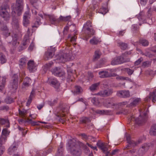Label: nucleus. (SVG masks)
Listing matches in <instances>:
<instances>
[{"label": "nucleus", "mask_w": 156, "mask_h": 156, "mask_svg": "<svg viewBox=\"0 0 156 156\" xmlns=\"http://www.w3.org/2000/svg\"><path fill=\"white\" fill-rule=\"evenodd\" d=\"M83 31L86 36L90 37L92 35L94 34L95 31L92 28L91 23L90 21H88L83 27Z\"/></svg>", "instance_id": "f257e3e1"}, {"label": "nucleus", "mask_w": 156, "mask_h": 156, "mask_svg": "<svg viewBox=\"0 0 156 156\" xmlns=\"http://www.w3.org/2000/svg\"><path fill=\"white\" fill-rule=\"evenodd\" d=\"M18 76L14 74L12 78V80L10 82L9 88L12 92H15L18 88Z\"/></svg>", "instance_id": "f03ea898"}, {"label": "nucleus", "mask_w": 156, "mask_h": 156, "mask_svg": "<svg viewBox=\"0 0 156 156\" xmlns=\"http://www.w3.org/2000/svg\"><path fill=\"white\" fill-rule=\"evenodd\" d=\"M16 5L15 7L13 8L12 11V15L14 13H17L19 16L21 13V11L23 8V0H16Z\"/></svg>", "instance_id": "7ed1b4c3"}, {"label": "nucleus", "mask_w": 156, "mask_h": 156, "mask_svg": "<svg viewBox=\"0 0 156 156\" xmlns=\"http://www.w3.org/2000/svg\"><path fill=\"white\" fill-rule=\"evenodd\" d=\"M69 146L71 147V153L74 156H80L82 151L79 145L75 143L70 144Z\"/></svg>", "instance_id": "20e7f679"}, {"label": "nucleus", "mask_w": 156, "mask_h": 156, "mask_svg": "<svg viewBox=\"0 0 156 156\" xmlns=\"http://www.w3.org/2000/svg\"><path fill=\"white\" fill-rule=\"evenodd\" d=\"M126 137L128 144L124 148L125 150L128 149L136 145L139 143V142L135 141L131 139L130 136L127 133L126 134Z\"/></svg>", "instance_id": "39448f33"}, {"label": "nucleus", "mask_w": 156, "mask_h": 156, "mask_svg": "<svg viewBox=\"0 0 156 156\" xmlns=\"http://www.w3.org/2000/svg\"><path fill=\"white\" fill-rule=\"evenodd\" d=\"M129 119L130 121L135 120V122L136 124L138 125H141L145 123L146 121L147 117L145 114L144 115L142 116L141 115H140L136 119H135L134 117L133 116H132L129 118Z\"/></svg>", "instance_id": "423d86ee"}, {"label": "nucleus", "mask_w": 156, "mask_h": 156, "mask_svg": "<svg viewBox=\"0 0 156 156\" xmlns=\"http://www.w3.org/2000/svg\"><path fill=\"white\" fill-rule=\"evenodd\" d=\"M97 145L102 151L104 154L103 156H108V153L109 151H108V146L105 143H103L100 142H98L97 143Z\"/></svg>", "instance_id": "0eeeda50"}, {"label": "nucleus", "mask_w": 156, "mask_h": 156, "mask_svg": "<svg viewBox=\"0 0 156 156\" xmlns=\"http://www.w3.org/2000/svg\"><path fill=\"white\" fill-rule=\"evenodd\" d=\"M71 53V51L68 53H65L60 56H59L57 60L60 62L64 63L65 62L68 61L70 59V55Z\"/></svg>", "instance_id": "6e6552de"}, {"label": "nucleus", "mask_w": 156, "mask_h": 156, "mask_svg": "<svg viewBox=\"0 0 156 156\" xmlns=\"http://www.w3.org/2000/svg\"><path fill=\"white\" fill-rule=\"evenodd\" d=\"M57 116L59 117H64L67 111V109L63 105H60L57 109Z\"/></svg>", "instance_id": "1a4fd4ad"}, {"label": "nucleus", "mask_w": 156, "mask_h": 156, "mask_svg": "<svg viewBox=\"0 0 156 156\" xmlns=\"http://www.w3.org/2000/svg\"><path fill=\"white\" fill-rule=\"evenodd\" d=\"M99 77L101 78H105L108 77L116 76V74L115 73H108L107 71H103L99 73Z\"/></svg>", "instance_id": "9d476101"}, {"label": "nucleus", "mask_w": 156, "mask_h": 156, "mask_svg": "<svg viewBox=\"0 0 156 156\" xmlns=\"http://www.w3.org/2000/svg\"><path fill=\"white\" fill-rule=\"evenodd\" d=\"M113 92L112 90L109 89L101 91L96 94L102 97H107L111 95Z\"/></svg>", "instance_id": "9b49d317"}, {"label": "nucleus", "mask_w": 156, "mask_h": 156, "mask_svg": "<svg viewBox=\"0 0 156 156\" xmlns=\"http://www.w3.org/2000/svg\"><path fill=\"white\" fill-rule=\"evenodd\" d=\"M30 15L29 11H27L24 13L23 16V25L27 27L30 23L28 19L30 18Z\"/></svg>", "instance_id": "f8f14e48"}, {"label": "nucleus", "mask_w": 156, "mask_h": 156, "mask_svg": "<svg viewBox=\"0 0 156 156\" xmlns=\"http://www.w3.org/2000/svg\"><path fill=\"white\" fill-rule=\"evenodd\" d=\"M150 145L149 144H145L142 145L141 148H140L139 151V155H142L145 153L149 148Z\"/></svg>", "instance_id": "ddd939ff"}, {"label": "nucleus", "mask_w": 156, "mask_h": 156, "mask_svg": "<svg viewBox=\"0 0 156 156\" xmlns=\"http://www.w3.org/2000/svg\"><path fill=\"white\" fill-rule=\"evenodd\" d=\"M49 83L55 88L58 89L60 86V84L57 80L55 78H50L48 79Z\"/></svg>", "instance_id": "4468645a"}, {"label": "nucleus", "mask_w": 156, "mask_h": 156, "mask_svg": "<svg viewBox=\"0 0 156 156\" xmlns=\"http://www.w3.org/2000/svg\"><path fill=\"white\" fill-rule=\"evenodd\" d=\"M117 95L121 98H126L129 96V93L128 91L120 90L117 92Z\"/></svg>", "instance_id": "2eb2a0df"}, {"label": "nucleus", "mask_w": 156, "mask_h": 156, "mask_svg": "<svg viewBox=\"0 0 156 156\" xmlns=\"http://www.w3.org/2000/svg\"><path fill=\"white\" fill-rule=\"evenodd\" d=\"M47 17L48 18V20L50 22L53 24L56 25L58 23V18L56 19L53 15H48Z\"/></svg>", "instance_id": "dca6fc26"}, {"label": "nucleus", "mask_w": 156, "mask_h": 156, "mask_svg": "<svg viewBox=\"0 0 156 156\" xmlns=\"http://www.w3.org/2000/svg\"><path fill=\"white\" fill-rule=\"evenodd\" d=\"M6 139V138L3 137V136H1L0 137V155L2 154L5 151L4 147L2 145L5 144Z\"/></svg>", "instance_id": "f3484780"}, {"label": "nucleus", "mask_w": 156, "mask_h": 156, "mask_svg": "<svg viewBox=\"0 0 156 156\" xmlns=\"http://www.w3.org/2000/svg\"><path fill=\"white\" fill-rule=\"evenodd\" d=\"M28 69L30 72L35 71L36 70V66L33 61L30 60L27 63Z\"/></svg>", "instance_id": "a211bd4d"}, {"label": "nucleus", "mask_w": 156, "mask_h": 156, "mask_svg": "<svg viewBox=\"0 0 156 156\" xmlns=\"http://www.w3.org/2000/svg\"><path fill=\"white\" fill-rule=\"evenodd\" d=\"M104 105L107 108H113L114 106L115 105V104L112 101L111 99H108L104 102Z\"/></svg>", "instance_id": "6ab92c4d"}, {"label": "nucleus", "mask_w": 156, "mask_h": 156, "mask_svg": "<svg viewBox=\"0 0 156 156\" xmlns=\"http://www.w3.org/2000/svg\"><path fill=\"white\" fill-rule=\"evenodd\" d=\"M20 35L16 33H13L12 35V44L13 45H16L17 43H19L17 42V41L20 38Z\"/></svg>", "instance_id": "aec40b11"}, {"label": "nucleus", "mask_w": 156, "mask_h": 156, "mask_svg": "<svg viewBox=\"0 0 156 156\" xmlns=\"http://www.w3.org/2000/svg\"><path fill=\"white\" fill-rule=\"evenodd\" d=\"M156 93V90H154L152 93H150V96L148 98H147L145 99V101H148L151 98H152V101L153 102H154L156 101V96L155 93Z\"/></svg>", "instance_id": "412c9836"}, {"label": "nucleus", "mask_w": 156, "mask_h": 156, "mask_svg": "<svg viewBox=\"0 0 156 156\" xmlns=\"http://www.w3.org/2000/svg\"><path fill=\"white\" fill-rule=\"evenodd\" d=\"M132 101L129 105L131 106L135 107L138 105L141 101V99L139 98H133L131 99Z\"/></svg>", "instance_id": "4be33fe9"}, {"label": "nucleus", "mask_w": 156, "mask_h": 156, "mask_svg": "<svg viewBox=\"0 0 156 156\" xmlns=\"http://www.w3.org/2000/svg\"><path fill=\"white\" fill-rule=\"evenodd\" d=\"M31 81V79L28 77H26L24 79L22 86L23 88H25L28 87L30 85Z\"/></svg>", "instance_id": "5701e85b"}, {"label": "nucleus", "mask_w": 156, "mask_h": 156, "mask_svg": "<svg viewBox=\"0 0 156 156\" xmlns=\"http://www.w3.org/2000/svg\"><path fill=\"white\" fill-rule=\"evenodd\" d=\"M8 6L6 5H2L0 7V15L8 12Z\"/></svg>", "instance_id": "b1692460"}, {"label": "nucleus", "mask_w": 156, "mask_h": 156, "mask_svg": "<svg viewBox=\"0 0 156 156\" xmlns=\"http://www.w3.org/2000/svg\"><path fill=\"white\" fill-rule=\"evenodd\" d=\"M27 61L26 58H21L19 61V66L20 68H23L25 67Z\"/></svg>", "instance_id": "393cba45"}, {"label": "nucleus", "mask_w": 156, "mask_h": 156, "mask_svg": "<svg viewBox=\"0 0 156 156\" xmlns=\"http://www.w3.org/2000/svg\"><path fill=\"white\" fill-rule=\"evenodd\" d=\"M54 54L53 52L48 51L46 52L44 55V59L45 60H47L50 58H51Z\"/></svg>", "instance_id": "a878e982"}, {"label": "nucleus", "mask_w": 156, "mask_h": 156, "mask_svg": "<svg viewBox=\"0 0 156 156\" xmlns=\"http://www.w3.org/2000/svg\"><path fill=\"white\" fill-rule=\"evenodd\" d=\"M149 133L151 135L156 136V124L152 125L150 129Z\"/></svg>", "instance_id": "bb28decb"}, {"label": "nucleus", "mask_w": 156, "mask_h": 156, "mask_svg": "<svg viewBox=\"0 0 156 156\" xmlns=\"http://www.w3.org/2000/svg\"><path fill=\"white\" fill-rule=\"evenodd\" d=\"M101 55V53L99 50H96L94 52V55L93 60L94 61L97 60L100 58Z\"/></svg>", "instance_id": "cd10ccee"}, {"label": "nucleus", "mask_w": 156, "mask_h": 156, "mask_svg": "<svg viewBox=\"0 0 156 156\" xmlns=\"http://www.w3.org/2000/svg\"><path fill=\"white\" fill-rule=\"evenodd\" d=\"M71 16H70L66 17L60 16L58 18V23L60 22L66 21L70 20Z\"/></svg>", "instance_id": "c85d7f7f"}, {"label": "nucleus", "mask_w": 156, "mask_h": 156, "mask_svg": "<svg viewBox=\"0 0 156 156\" xmlns=\"http://www.w3.org/2000/svg\"><path fill=\"white\" fill-rule=\"evenodd\" d=\"M34 91L33 90H32L30 93V95L27 103V106H29L30 105L31 102L33 98L34 97Z\"/></svg>", "instance_id": "c756f323"}, {"label": "nucleus", "mask_w": 156, "mask_h": 156, "mask_svg": "<svg viewBox=\"0 0 156 156\" xmlns=\"http://www.w3.org/2000/svg\"><path fill=\"white\" fill-rule=\"evenodd\" d=\"M100 0H92V3L93 5V8L95 9L98 8L99 5Z\"/></svg>", "instance_id": "7c9ffc66"}, {"label": "nucleus", "mask_w": 156, "mask_h": 156, "mask_svg": "<svg viewBox=\"0 0 156 156\" xmlns=\"http://www.w3.org/2000/svg\"><path fill=\"white\" fill-rule=\"evenodd\" d=\"M6 124V126L7 127H9V122L8 120L5 119L3 118H0V124L3 125Z\"/></svg>", "instance_id": "2f4dec72"}, {"label": "nucleus", "mask_w": 156, "mask_h": 156, "mask_svg": "<svg viewBox=\"0 0 156 156\" xmlns=\"http://www.w3.org/2000/svg\"><path fill=\"white\" fill-rule=\"evenodd\" d=\"M0 61L2 64L5 63L7 61L5 56L1 52H0Z\"/></svg>", "instance_id": "473e14b6"}, {"label": "nucleus", "mask_w": 156, "mask_h": 156, "mask_svg": "<svg viewBox=\"0 0 156 156\" xmlns=\"http://www.w3.org/2000/svg\"><path fill=\"white\" fill-rule=\"evenodd\" d=\"M100 84L99 82L93 84L90 87L89 89L91 91L96 90L97 89L99 85Z\"/></svg>", "instance_id": "72a5a7b5"}, {"label": "nucleus", "mask_w": 156, "mask_h": 156, "mask_svg": "<svg viewBox=\"0 0 156 156\" xmlns=\"http://www.w3.org/2000/svg\"><path fill=\"white\" fill-rule=\"evenodd\" d=\"M118 60L119 62H120V64L124 63L129 62L130 61L129 58H128L126 59H125L122 56H118L117 57Z\"/></svg>", "instance_id": "f704fd0d"}, {"label": "nucleus", "mask_w": 156, "mask_h": 156, "mask_svg": "<svg viewBox=\"0 0 156 156\" xmlns=\"http://www.w3.org/2000/svg\"><path fill=\"white\" fill-rule=\"evenodd\" d=\"M79 135L81 137V138L85 140L90 141V139L91 138L90 136H88L84 133L80 134Z\"/></svg>", "instance_id": "c9c22d12"}, {"label": "nucleus", "mask_w": 156, "mask_h": 156, "mask_svg": "<svg viewBox=\"0 0 156 156\" xmlns=\"http://www.w3.org/2000/svg\"><path fill=\"white\" fill-rule=\"evenodd\" d=\"M1 16L4 19V20L6 21L9 20L10 18V15L8 12L4 13V14H3Z\"/></svg>", "instance_id": "e433bc0d"}, {"label": "nucleus", "mask_w": 156, "mask_h": 156, "mask_svg": "<svg viewBox=\"0 0 156 156\" xmlns=\"http://www.w3.org/2000/svg\"><path fill=\"white\" fill-rule=\"evenodd\" d=\"M63 144L62 143H61L58 149L57 155H62L63 152Z\"/></svg>", "instance_id": "4c0bfd02"}, {"label": "nucleus", "mask_w": 156, "mask_h": 156, "mask_svg": "<svg viewBox=\"0 0 156 156\" xmlns=\"http://www.w3.org/2000/svg\"><path fill=\"white\" fill-rule=\"evenodd\" d=\"M40 20L38 18H36V20L33 23L32 25V27L37 28L39 26L40 24Z\"/></svg>", "instance_id": "58836bf2"}, {"label": "nucleus", "mask_w": 156, "mask_h": 156, "mask_svg": "<svg viewBox=\"0 0 156 156\" xmlns=\"http://www.w3.org/2000/svg\"><path fill=\"white\" fill-rule=\"evenodd\" d=\"M99 42V40L96 37H94L90 41V43L92 44H97Z\"/></svg>", "instance_id": "ea45409f"}, {"label": "nucleus", "mask_w": 156, "mask_h": 156, "mask_svg": "<svg viewBox=\"0 0 156 156\" xmlns=\"http://www.w3.org/2000/svg\"><path fill=\"white\" fill-rule=\"evenodd\" d=\"M118 45L120 47L121 49L122 50H126L127 47V45L126 44L123 42H119L118 43Z\"/></svg>", "instance_id": "a19ab883"}, {"label": "nucleus", "mask_w": 156, "mask_h": 156, "mask_svg": "<svg viewBox=\"0 0 156 156\" xmlns=\"http://www.w3.org/2000/svg\"><path fill=\"white\" fill-rule=\"evenodd\" d=\"M129 152L134 156H140L139 155V152L138 153V151L136 149H133L130 150Z\"/></svg>", "instance_id": "79ce46f5"}, {"label": "nucleus", "mask_w": 156, "mask_h": 156, "mask_svg": "<svg viewBox=\"0 0 156 156\" xmlns=\"http://www.w3.org/2000/svg\"><path fill=\"white\" fill-rule=\"evenodd\" d=\"M9 132L7 130L6 128L3 129L2 132V134L1 136H3V137L7 138V136L9 134Z\"/></svg>", "instance_id": "37998d69"}, {"label": "nucleus", "mask_w": 156, "mask_h": 156, "mask_svg": "<svg viewBox=\"0 0 156 156\" xmlns=\"http://www.w3.org/2000/svg\"><path fill=\"white\" fill-rule=\"evenodd\" d=\"M83 91L82 88L80 86H76L75 87L74 92L77 94H79Z\"/></svg>", "instance_id": "c03bdc74"}, {"label": "nucleus", "mask_w": 156, "mask_h": 156, "mask_svg": "<svg viewBox=\"0 0 156 156\" xmlns=\"http://www.w3.org/2000/svg\"><path fill=\"white\" fill-rule=\"evenodd\" d=\"M17 149V147L15 145L11 146L8 149V151L9 154H11L12 153L14 152Z\"/></svg>", "instance_id": "a18cd8bd"}, {"label": "nucleus", "mask_w": 156, "mask_h": 156, "mask_svg": "<svg viewBox=\"0 0 156 156\" xmlns=\"http://www.w3.org/2000/svg\"><path fill=\"white\" fill-rule=\"evenodd\" d=\"M80 121L83 123H87L90 122V120L88 118L83 117L81 119Z\"/></svg>", "instance_id": "49530a36"}, {"label": "nucleus", "mask_w": 156, "mask_h": 156, "mask_svg": "<svg viewBox=\"0 0 156 156\" xmlns=\"http://www.w3.org/2000/svg\"><path fill=\"white\" fill-rule=\"evenodd\" d=\"M3 34L6 37H8L10 34V33L9 32L6 26L4 27L3 28Z\"/></svg>", "instance_id": "de8ad7c7"}, {"label": "nucleus", "mask_w": 156, "mask_h": 156, "mask_svg": "<svg viewBox=\"0 0 156 156\" xmlns=\"http://www.w3.org/2000/svg\"><path fill=\"white\" fill-rule=\"evenodd\" d=\"M30 43L29 37L28 36H25L23 42V44L24 46H25L27 44H28Z\"/></svg>", "instance_id": "09e8293b"}, {"label": "nucleus", "mask_w": 156, "mask_h": 156, "mask_svg": "<svg viewBox=\"0 0 156 156\" xmlns=\"http://www.w3.org/2000/svg\"><path fill=\"white\" fill-rule=\"evenodd\" d=\"M60 69L59 68L56 67L52 69L51 70V71L53 74L55 76H57L58 73Z\"/></svg>", "instance_id": "8fccbe9b"}, {"label": "nucleus", "mask_w": 156, "mask_h": 156, "mask_svg": "<svg viewBox=\"0 0 156 156\" xmlns=\"http://www.w3.org/2000/svg\"><path fill=\"white\" fill-rule=\"evenodd\" d=\"M117 57L114 58L111 62V64L113 65L120 64Z\"/></svg>", "instance_id": "3c124183"}, {"label": "nucleus", "mask_w": 156, "mask_h": 156, "mask_svg": "<svg viewBox=\"0 0 156 156\" xmlns=\"http://www.w3.org/2000/svg\"><path fill=\"white\" fill-rule=\"evenodd\" d=\"M27 114V111L25 110H23L22 111L20 110H19V114L23 118L26 117Z\"/></svg>", "instance_id": "603ef678"}, {"label": "nucleus", "mask_w": 156, "mask_h": 156, "mask_svg": "<svg viewBox=\"0 0 156 156\" xmlns=\"http://www.w3.org/2000/svg\"><path fill=\"white\" fill-rule=\"evenodd\" d=\"M12 98L9 97H7L4 100V102L7 104H10L13 102Z\"/></svg>", "instance_id": "864d4df0"}, {"label": "nucleus", "mask_w": 156, "mask_h": 156, "mask_svg": "<svg viewBox=\"0 0 156 156\" xmlns=\"http://www.w3.org/2000/svg\"><path fill=\"white\" fill-rule=\"evenodd\" d=\"M137 16L139 20H142L145 19L144 13L143 12H140Z\"/></svg>", "instance_id": "5fc2aeb1"}, {"label": "nucleus", "mask_w": 156, "mask_h": 156, "mask_svg": "<svg viewBox=\"0 0 156 156\" xmlns=\"http://www.w3.org/2000/svg\"><path fill=\"white\" fill-rule=\"evenodd\" d=\"M27 122L31 124L32 126L38 125L39 124L37 123L38 122H36L32 120L31 119L27 118Z\"/></svg>", "instance_id": "6e6d98bb"}, {"label": "nucleus", "mask_w": 156, "mask_h": 156, "mask_svg": "<svg viewBox=\"0 0 156 156\" xmlns=\"http://www.w3.org/2000/svg\"><path fill=\"white\" fill-rule=\"evenodd\" d=\"M30 3L35 8L37 9L38 5L37 3L38 2L37 0H30Z\"/></svg>", "instance_id": "4d7b16f0"}, {"label": "nucleus", "mask_w": 156, "mask_h": 156, "mask_svg": "<svg viewBox=\"0 0 156 156\" xmlns=\"http://www.w3.org/2000/svg\"><path fill=\"white\" fill-rule=\"evenodd\" d=\"M140 42L143 46H147L149 44L148 41L145 39H141L140 41Z\"/></svg>", "instance_id": "13d9d810"}, {"label": "nucleus", "mask_w": 156, "mask_h": 156, "mask_svg": "<svg viewBox=\"0 0 156 156\" xmlns=\"http://www.w3.org/2000/svg\"><path fill=\"white\" fill-rule=\"evenodd\" d=\"M109 111L107 110H98L97 113L101 114H107L109 113Z\"/></svg>", "instance_id": "bf43d9fd"}, {"label": "nucleus", "mask_w": 156, "mask_h": 156, "mask_svg": "<svg viewBox=\"0 0 156 156\" xmlns=\"http://www.w3.org/2000/svg\"><path fill=\"white\" fill-rule=\"evenodd\" d=\"M58 73V74L56 76H58L59 77L64 76L65 74V73L64 71L62 70L61 69H60Z\"/></svg>", "instance_id": "052dcab7"}, {"label": "nucleus", "mask_w": 156, "mask_h": 156, "mask_svg": "<svg viewBox=\"0 0 156 156\" xmlns=\"http://www.w3.org/2000/svg\"><path fill=\"white\" fill-rule=\"evenodd\" d=\"M108 11V9L105 8H101L100 10V12L101 13L103 14H105Z\"/></svg>", "instance_id": "680f3d73"}, {"label": "nucleus", "mask_w": 156, "mask_h": 156, "mask_svg": "<svg viewBox=\"0 0 156 156\" xmlns=\"http://www.w3.org/2000/svg\"><path fill=\"white\" fill-rule=\"evenodd\" d=\"M53 64V63L52 62H51L48 64H46L44 66V70H45L49 68H50L51 65H52Z\"/></svg>", "instance_id": "e2e57ef3"}, {"label": "nucleus", "mask_w": 156, "mask_h": 156, "mask_svg": "<svg viewBox=\"0 0 156 156\" xmlns=\"http://www.w3.org/2000/svg\"><path fill=\"white\" fill-rule=\"evenodd\" d=\"M9 108L7 105H3L0 106V110H8Z\"/></svg>", "instance_id": "0e129e2a"}, {"label": "nucleus", "mask_w": 156, "mask_h": 156, "mask_svg": "<svg viewBox=\"0 0 156 156\" xmlns=\"http://www.w3.org/2000/svg\"><path fill=\"white\" fill-rule=\"evenodd\" d=\"M143 59L142 58L138 59L137 61H136L134 63V64L135 66H137L140 64L141 62L143 61Z\"/></svg>", "instance_id": "69168bd1"}, {"label": "nucleus", "mask_w": 156, "mask_h": 156, "mask_svg": "<svg viewBox=\"0 0 156 156\" xmlns=\"http://www.w3.org/2000/svg\"><path fill=\"white\" fill-rule=\"evenodd\" d=\"M125 71L127 72L129 75H131L133 73V71L129 68L125 69Z\"/></svg>", "instance_id": "338daca9"}, {"label": "nucleus", "mask_w": 156, "mask_h": 156, "mask_svg": "<svg viewBox=\"0 0 156 156\" xmlns=\"http://www.w3.org/2000/svg\"><path fill=\"white\" fill-rule=\"evenodd\" d=\"M128 111L127 109H122L118 114H123L126 115L128 113Z\"/></svg>", "instance_id": "774afa93"}]
</instances>
